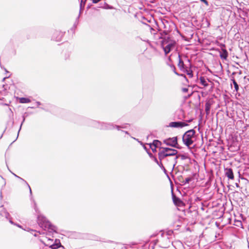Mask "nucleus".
<instances>
[{
	"label": "nucleus",
	"mask_w": 249,
	"mask_h": 249,
	"mask_svg": "<svg viewBox=\"0 0 249 249\" xmlns=\"http://www.w3.org/2000/svg\"><path fill=\"white\" fill-rule=\"evenodd\" d=\"M225 174L229 179L231 180L234 179V175L232 169L228 168L225 169Z\"/></svg>",
	"instance_id": "nucleus-10"
},
{
	"label": "nucleus",
	"mask_w": 249,
	"mask_h": 249,
	"mask_svg": "<svg viewBox=\"0 0 249 249\" xmlns=\"http://www.w3.org/2000/svg\"><path fill=\"white\" fill-rule=\"evenodd\" d=\"M200 83L204 87H207L208 84L205 78L204 77H200L199 78Z\"/></svg>",
	"instance_id": "nucleus-13"
},
{
	"label": "nucleus",
	"mask_w": 249,
	"mask_h": 249,
	"mask_svg": "<svg viewBox=\"0 0 249 249\" xmlns=\"http://www.w3.org/2000/svg\"><path fill=\"white\" fill-rule=\"evenodd\" d=\"M187 73L191 77H193V72L191 70L187 71Z\"/></svg>",
	"instance_id": "nucleus-18"
},
{
	"label": "nucleus",
	"mask_w": 249,
	"mask_h": 249,
	"mask_svg": "<svg viewBox=\"0 0 249 249\" xmlns=\"http://www.w3.org/2000/svg\"><path fill=\"white\" fill-rule=\"evenodd\" d=\"M19 102L20 103H29L30 102H31V100L29 99V98H24V97H22V98H20L19 99Z\"/></svg>",
	"instance_id": "nucleus-14"
},
{
	"label": "nucleus",
	"mask_w": 249,
	"mask_h": 249,
	"mask_svg": "<svg viewBox=\"0 0 249 249\" xmlns=\"http://www.w3.org/2000/svg\"><path fill=\"white\" fill-rule=\"evenodd\" d=\"M151 145H153L154 146H155L156 147H158L159 145L160 144V142L158 140H154L152 144H151Z\"/></svg>",
	"instance_id": "nucleus-16"
},
{
	"label": "nucleus",
	"mask_w": 249,
	"mask_h": 249,
	"mask_svg": "<svg viewBox=\"0 0 249 249\" xmlns=\"http://www.w3.org/2000/svg\"><path fill=\"white\" fill-rule=\"evenodd\" d=\"M87 0H81V4H82V3H84V5L85 4Z\"/></svg>",
	"instance_id": "nucleus-23"
},
{
	"label": "nucleus",
	"mask_w": 249,
	"mask_h": 249,
	"mask_svg": "<svg viewBox=\"0 0 249 249\" xmlns=\"http://www.w3.org/2000/svg\"><path fill=\"white\" fill-rule=\"evenodd\" d=\"M178 153L177 150L167 147L161 148L158 153V158L160 160H163L167 157L175 156Z\"/></svg>",
	"instance_id": "nucleus-1"
},
{
	"label": "nucleus",
	"mask_w": 249,
	"mask_h": 249,
	"mask_svg": "<svg viewBox=\"0 0 249 249\" xmlns=\"http://www.w3.org/2000/svg\"><path fill=\"white\" fill-rule=\"evenodd\" d=\"M202 2H204L206 5H208V2L207 0H200Z\"/></svg>",
	"instance_id": "nucleus-21"
},
{
	"label": "nucleus",
	"mask_w": 249,
	"mask_h": 249,
	"mask_svg": "<svg viewBox=\"0 0 249 249\" xmlns=\"http://www.w3.org/2000/svg\"><path fill=\"white\" fill-rule=\"evenodd\" d=\"M178 67L180 69H183L184 68V63L183 62V61L181 59H179V62H178Z\"/></svg>",
	"instance_id": "nucleus-15"
},
{
	"label": "nucleus",
	"mask_w": 249,
	"mask_h": 249,
	"mask_svg": "<svg viewBox=\"0 0 249 249\" xmlns=\"http://www.w3.org/2000/svg\"><path fill=\"white\" fill-rule=\"evenodd\" d=\"M64 33L60 31H55L53 33L52 38L53 40L59 42L61 41Z\"/></svg>",
	"instance_id": "nucleus-6"
},
{
	"label": "nucleus",
	"mask_w": 249,
	"mask_h": 249,
	"mask_svg": "<svg viewBox=\"0 0 249 249\" xmlns=\"http://www.w3.org/2000/svg\"><path fill=\"white\" fill-rule=\"evenodd\" d=\"M177 158H178V157H176V158H175V159L176 160V159H177Z\"/></svg>",
	"instance_id": "nucleus-25"
},
{
	"label": "nucleus",
	"mask_w": 249,
	"mask_h": 249,
	"mask_svg": "<svg viewBox=\"0 0 249 249\" xmlns=\"http://www.w3.org/2000/svg\"><path fill=\"white\" fill-rule=\"evenodd\" d=\"M212 104V102L210 101H209L206 103L205 111L207 114H209L210 113V110Z\"/></svg>",
	"instance_id": "nucleus-12"
},
{
	"label": "nucleus",
	"mask_w": 249,
	"mask_h": 249,
	"mask_svg": "<svg viewBox=\"0 0 249 249\" xmlns=\"http://www.w3.org/2000/svg\"><path fill=\"white\" fill-rule=\"evenodd\" d=\"M162 45L163 46V49L164 51L165 54L166 55L168 54L171 51V49L174 47V43H167V41L165 40L162 41Z\"/></svg>",
	"instance_id": "nucleus-5"
},
{
	"label": "nucleus",
	"mask_w": 249,
	"mask_h": 249,
	"mask_svg": "<svg viewBox=\"0 0 249 249\" xmlns=\"http://www.w3.org/2000/svg\"><path fill=\"white\" fill-rule=\"evenodd\" d=\"M52 241L53 240L46 238L44 240V244L52 249H57L61 247V245L59 240H56L54 244H52Z\"/></svg>",
	"instance_id": "nucleus-3"
},
{
	"label": "nucleus",
	"mask_w": 249,
	"mask_h": 249,
	"mask_svg": "<svg viewBox=\"0 0 249 249\" xmlns=\"http://www.w3.org/2000/svg\"><path fill=\"white\" fill-rule=\"evenodd\" d=\"M190 180H191V179H190V178H186L185 179L186 182V183H189V181H190Z\"/></svg>",
	"instance_id": "nucleus-22"
},
{
	"label": "nucleus",
	"mask_w": 249,
	"mask_h": 249,
	"mask_svg": "<svg viewBox=\"0 0 249 249\" xmlns=\"http://www.w3.org/2000/svg\"><path fill=\"white\" fill-rule=\"evenodd\" d=\"M220 46H221V47H225V45L224 44H221L220 45Z\"/></svg>",
	"instance_id": "nucleus-24"
},
{
	"label": "nucleus",
	"mask_w": 249,
	"mask_h": 249,
	"mask_svg": "<svg viewBox=\"0 0 249 249\" xmlns=\"http://www.w3.org/2000/svg\"><path fill=\"white\" fill-rule=\"evenodd\" d=\"M173 201L175 205L180 207L183 205V202L180 198L177 197L174 194H172Z\"/></svg>",
	"instance_id": "nucleus-9"
},
{
	"label": "nucleus",
	"mask_w": 249,
	"mask_h": 249,
	"mask_svg": "<svg viewBox=\"0 0 249 249\" xmlns=\"http://www.w3.org/2000/svg\"><path fill=\"white\" fill-rule=\"evenodd\" d=\"M157 147L154 146L153 145L150 144V148H151L153 152L156 151V148Z\"/></svg>",
	"instance_id": "nucleus-19"
},
{
	"label": "nucleus",
	"mask_w": 249,
	"mask_h": 249,
	"mask_svg": "<svg viewBox=\"0 0 249 249\" xmlns=\"http://www.w3.org/2000/svg\"><path fill=\"white\" fill-rule=\"evenodd\" d=\"M38 221L39 224L45 230L46 229H52L51 227L52 226L50 223L47 221L46 219L42 217H38Z\"/></svg>",
	"instance_id": "nucleus-4"
},
{
	"label": "nucleus",
	"mask_w": 249,
	"mask_h": 249,
	"mask_svg": "<svg viewBox=\"0 0 249 249\" xmlns=\"http://www.w3.org/2000/svg\"><path fill=\"white\" fill-rule=\"evenodd\" d=\"M196 133L194 129H191L186 131L182 137V141L187 146H189L192 145L193 142V139Z\"/></svg>",
	"instance_id": "nucleus-2"
},
{
	"label": "nucleus",
	"mask_w": 249,
	"mask_h": 249,
	"mask_svg": "<svg viewBox=\"0 0 249 249\" xmlns=\"http://www.w3.org/2000/svg\"><path fill=\"white\" fill-rule=\"evenodd\" d=\"M182 91L183 92H187L188 91V89L187 88H182Z\"/></svg>",
	"instance_id": "nucleus-20"
},
{
	"label": "nucleus",
	"mask_w": 249,
	"mask_h": 249,
	"mask_svg": "<svg viewBox=\"0 0 249 249\" xmlns=\"http://www.w3.org/2000/svg\"><path fill=\"white\" fill-rule=\"evenodd\" d=\"M232 82L234 85V87L235 90L236 91H237L239 89V87H238V85L237 82L235 81V80L234 79L232 80Z\"/></svg>",
	"instance_id": "nucleus-17"
},
{
	"label": "nucleus",
	"mask_w": 249,
	"mask_h": 249,
	"mask_svg": "<svg viewBox=\"0 0 249 249\" xmlns=\"http://www.w3.org/2000/svg\"><path fill=\"white\" fill-rule=\"evenodd\" d=\"M188 125V124L182 122H171L169 124V126L172 127H182Z\"/></svg>",
	"instance_id": "nucleus-8"
},
{
	"label": "nucleus",
	"mask_w": 249,
	"mask_h": 249,
	"mask_svg": "<svg viewBox=\"0 0 249 249\" xmlns=\"http://www.w3.org/2000/svg\"><path fill=\"white\" fill-rule=\"evenodd\" d=\"M221 50L222 52L220 53V56L221 58L226 60L228 56V53L224 48H222Z\"/></svg>",
	"instance_id": "nucleus-11"
},
{
	"label": "nucleus",
	"mask_w": 249,
	"mask_h": 249,
	"mask_svg": "<svg viewBox=\"0 0 249 249\" xmlns=\"http://www.w3.org/2000/svg\"><path fill=\"white\" fill-rule=\"evenodd\" d=\"M164 142L168 145H170L173 147H176V145L178 144L177 138L173 137L170 138L164 141Z\"/></svg>",
	"instance_id": "nucleus-7"
}]
</instances>
